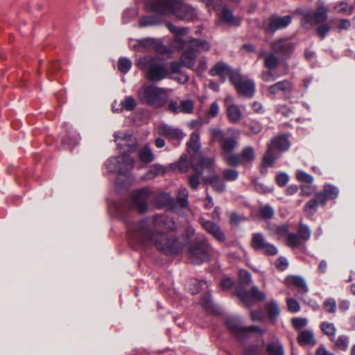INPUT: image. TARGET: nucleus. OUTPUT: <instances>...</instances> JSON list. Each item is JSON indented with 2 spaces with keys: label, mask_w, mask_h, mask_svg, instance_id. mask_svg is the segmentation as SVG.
Here are the masks:
<instances>
[{
  "label": "nucleus",
  "mask_w": 355,
  "mask_h": 355,
  "mask_svg": "<svg viewBox=\"0 0 355 355\" xmlns=\"http://www.w3.org/2000/svg\"><path fill=\"white\" fill-rule=\"evenodd\" d=\"M115 142L121 155L110 157L105 163L107 173L117 174L116 185L120 188L128 187L133 180L130 174L135 160L129 153L136 150L137 141L130 132H117L114 134Z\"/></svg>",
  "instance_id": "f257e3e1"
},
{
  "label": "nucleus",
  "mask_w": 355,
  "mask_h": 355,
  "mask_svg": "<svg viewBox=\"0 0 355 355\" xmlns=\"http://www.w3.org/2000/svg\"><path fill=\"white\" fill-rule=\"evenodd\" d=\"M166 27L175 35L172 46L180 49H184L181 55V63L189 69H193L196 62V53L208 51L210 49L209 44L205 40L194 38L184 40L182 37L189 33L188 28L178 27L170 22L166 24Z\"/></svg>",
  "instance_id": "f03ea898"
},
{
  "label": "nucleus",
  "mask_w": 355,
  "mask_h": 355,
  "mask_svg": "<svg viewBox=\"0 0 355 355\" xmlns=\"http://www.w3.org/2000/svg\"><path fill=\"white\" fill-rule=\"evenodd\" d=\"M149 8L162 15H173L181 20L191 21L197 17L196 10L181 0H150Z\"/></svg>",
  "instance_id": "7ed1b4c3"
},
{
  "label": "nucleus",
  "mask_w": 355,
  "mask_h": 355,
  "mask_svg": "<svg viewBox=\"0 0 355 355\" xmlns=\"http://www.w3.org/2000/svg\"><path fill=\"white\" fill-rule=\"evenodd\" d=\"M187 146L188 153L190 154V163L195 171L201 174L202 168L205 167L208 169L212 168L214 164V159L201 155L199 132H194L190 135Z\"/></svg>",
  "instance_id": "20e7f679"
},
{
  "label": "nucleus",
  "mask_w": 355,
  "mask_h": 355,
  "mask_svg": "<svg viewBox=\"0 0 355 355\" xmlns=\"http://www.w3.org/2000/svg\"><path fill=\"white\" fill-rule=\"evenodd\" d=\"M136 65L145 72L146 78L152 82L160 81L169 74L164 64L159 59L151 56L139 58Z\"/></svg>",
  "instance_id": "39448f33"
},
{
  "label": "nucleus",
  "mask_w": 355,
  "mask_h": 355,
  "mask_svg": "<svg viewBox=\"0 0 355 355\" xmlns=\"http://www.w3.org/2000/svg\"><path fill=\"white\" fill-rule=\"evenodd\" d=\"M138 97L143 104L161 107L168 100L166 89L151 85H144L138 91Z\"/></svg>",
  "instance_id": "423d86ee"
},
{
  "label": "nucleus",
  "mask_w": 355,
  "mask_h": 355,
  "mask_svg": "<svg viewBox=\"0 0 355 355\" xmlns=\"http://www.w3.org/2000/svg\"><path fill=\"white\" fill-rule=\"evenodd\" d=\"M148 225L149 222L148 220H143L138 225L141 229V235L144 236L145 239H148L150 241L155 242L154 244H170L169 243H164L161 240L154 239L153 233L148 231ZM181 239L182 241H175L171 244H202V241L198 240V237L196 234L194 229L191 227L187 228Z\"/></svg>",
  "instance_id": "0eeeda50"
},
{
  "label": "nucleus",
  "mask_w": 355,
  "mask_h": 355,
  "mask_svg": "<svg viewBox=\"0 0 355 355\" xmlns=\"http://www.w3.org/2000/svg\"><path fill=\"white\" fill-rule=\"evenodd\" d=\"M151 191L147 188H142L135 191L132 195L128 205L130 209H135L142 214L148 209V200L151 196Z\"/></svg>",
  "instance_id": "6e6552de"
},
{
  "label": "nucleus",
  "mask_w": 355,
  "mask_h": 355,
  "mask_svg": "<svg viewBox=\"0 0 355 355\" xmlns=\"http://www.w3.org/2000/svg\"><path fill=\"white\" fill-rule=\"evenodd\" d=\"M227 328L234 333L239 339L241 336L247 335L251 332H261V330L255 325L243 327L239 318L236 317H230L226 320Z\"/></svg>",
  "instance_id": "1a4fd4ad"
},
{
  "label": "nucleus",
  "mask_w": 355,
  "mask_h": 355,
  "mask_svg": "<svg viewBox=\"0 0 355 355\" xmlns=\"http://www.w3.org/2000/svg\"><path fill=\"white\" fill-rule=\"evenodd\" d=\"M191 261L194 264H201L209 258L207 245H185Z\"/></svg>",
  "instance_id": "9d476101"
},
{
  "label": "nucleus",
  "mask_w": 355,
  "mask_h": 355,
  "mask_svg": "<svg viewBox=\"0 0 355 355\" xmlns=\"http://www.w3.org/2000/svg\"><path fill=\"white\" fill-rule=\"evenodd\" d=\"M270 48L276 54L284 58H288L293 54L295 49V44L284 39L275 40L271 42Z\"/></svg>",
  "instance_id": "9b49d317"
},
{
  "label": "nucleus",
  "mask_w": 355,
  "mask_h": 355,
  "mask_svg": "<svg viewBox=\"0 0 355 355\" xmlns=\"http://www.w3.org/2000/svg\"><path fill=\"white\" fill-rule=\"evenodd\" d=\"M157 133L159 135L165 137L168 139L182 140L186 136L185 133L178 128L163 123L156 128Z\"/></svg>",
  "instance_id": "f8f14e48"
},
{
  "label": "nucleus",
  "mask_w": 355,
  "mask_h": 355,
  "mask_svg": "<svg viewBox=\"0 0 355 355\" xmlns=\"http://www.w3.org/2000/svg\"><path fill=\"white\" fill-rule=\"evenodd\" d=\"M327 19V11L323 5L318 6L314 12L308 11L304 14L303 23L309 24L310 25L322 23Z\"/></svg>",
  "instance_id": "ddd939ff"
},
{
  "label": "nucleus",
  "mask_w": 355,
  "mask_h": 355,
  "mask_svg": "<svg viewBox=\"0 0 355 355\" xmlns=\"http://www.w3.org/2000/svg\"><path fill=\"white\" fill-rule=\"evenodd\" d=\"M150 222L155 231H159V230L162 231H170L176 229V224L175 221L165 214L155 216Z\"/></svg>",
  "instance_id": "4468645a"
},
{
  "label": "nucleus",
  "mask_w": 355,
  "mask_h": 355,
  "mask_svg": "<svg viewBox=\"0 0 355 355\" xmlns=\"http://www.w3.org/2000/svg\"><path fill=\"white\" fill-rule=\"evenodd\" d=\"M292 21V17L290 15L280 17L278 15H272L269 19V24L266 28L268 33H274L278 30L286 28Z\"/></svg>",
  "instance_id": "2eb2a0df"
},
{
  "label": "nucleus",
  "mask_w": 355,
  "mask_h": 355,
  "mask_svg": "<svg viewBox=\"0 0 355 355\" xmlns=\"http://www.w3.org/2000/svg\"><path fill=\"white\" fill-rule=\"evenodd\" d=\"M237 295L240 299L247 305L250 306L254 299L263 300L265 295L261 292L257 286H252L250 291H238Z\"/></svg>",
  "instance_id": "dca6fc26"
},
{
  "label": "nucleus",
  "mask_w": 355,
  "mask_h": 355,
  "mask_svg": "<svg viewBox=\"0 0 355 355\" xmlns=\"http://www.w3.org/2000/svg\"><path fill=\"white\" fill-rule=\"evenodd\" d=\"M135 49H153L157 52H162L164 49L161 40L154 38H145L137 41V44L133 46Z\"/></svg>",
  "instance_id": "f3484780"
},
{
  "label": "nucleus",
  "mask_w": 355,
  "mask_h": 355,
  "mask_svg": "<svg viewBox=\"0 0 355 355\" xmlns=\"http://www.w3.org/2000/svg\"><path fill=\"white\" fill-rule=\"evenodd\" d=\"M168 110L174 114H190L193 110V103L189 99L182 100L180 103L172 101L169 103Z\"/></svg>",
  "instance_id": "a211bd4d"
},
{
  "label": "nucleus",
  "mask_w": 355,
  "mask_h": 355,
  "mask_svg": "<svg viewBox=\"0 0 355 355\" xmlns=\"http://www.w3.org/2000/svg\"><path fill=\"white\" fill-rule=\"evenodd\" d=\"M259 58L264 60V66L268 69L276 68L279 63V58L274 51L260 50L258 53Z\"/></svg>",
  "instance_id": "6ab92c4d"
},
{
  "label": "nucleus",
  "mask_w": 355,
  "mask_h": 355,
  "mask_svg": "<svg viewBox=\"0 0 355 355\" xmlns=\"http://www.w3.org/2000/svg\"><path fill=\"white\" fill-rule=\"evenodd\" d=\"M285 284L288 286H295L298 288V293L300 295L306 294L309 292V288L304 278L300 276H289L285 279Z\"/></svg>",
  "instance_id": "aec40b11"
},
{
  "label": "nucleus",
  "mask_w": 355,
  "mask_h": 355,
  "mask_svg": "<svg viewBox=\"0 0 355 355\" xmlns=\"http://www.w3.org/2000/svg\"><path fill=\"white\" fill-rule=\"evenodd\" d=\"M293 90V84L288 80L279 81L268 87V92L275 95L279 92L288 94Z\"/></svg>",
  "instance_id": "412c9836"
},
{
  "label": "nucleus",
  "mask_w": 355,
  "mask_h": 355,
  "mask_svg": "<svg viewBox=\"0 0 355 355\" xmlns=\"http://www.w3.org/2000/svg\"><path fill=\"white\" fill-rule=\"evenodd\" d=\"M201 225L202 227L211 233L218 242H223L225 240V235L220 230V227L211 220H205L201 219Z\"/></svg>",
  "instance_id": "4be33fe9"
},
{
  "label": "nucleus",
  "mask_w": 355,
  "mask_h": 355,
  "mask_svg": "<svg viewBox=\"0 0 355 355\" xmlns=\"http://www.w3.org/2000/svg\"><path fill=\"white\" fill-rule=\"evenodd\" d=\"M278 157L279 155L277 152L275 151L274 149H272L271 147L268 146L267 151L263 157L261 172L262 173H266V168L272 166Z\"/></svg>",
  "instance_id": "5701e85b"
},
{
  "label": "nucleus",
  "mask_w": 355,
  "mask_h": 355,
  "mask_svg": "<svg viewBox=\"0 0 355 355\" xmlns=\"http://www.w3.org/2000/svg\"><path fill=\"white\" fill-rule=\"evenodd\" d=\"M236 90L239 95L250 98L254 94L255 84L252 80L245 79L236 87Z\"/></svg>",
  "instance_id": "b1692460"
},
{
  "label": "nucleus",
  "mask_w": 355,
  "mask_h": 355,
  "mask_svg": "<svg viewBox=\"0 0 355 355\" xmlns=\"http://www.w3.org/2000/svg\"><path fill=\"white\" fill-rule=\"evenodd\" d=\"M235 136L230 137H225L224 140L220 144V148L222 150L221 155L226 153H232L238 144L237 138L239 135V132L236 130L235 132Z\"/></svg>",
  "instance_id": "393cba45"
},
{
  "label": "nucleus",
  "mask_w": 355,
  "mask_h": 355,
  "mask_svg": "<svg viewBox=\"0 0 355 355\" xmlns=\"http://www.w3.org/2000/svg\"><path fill=\"white\" fill-rule=\"evenodd\" d=\"M268 146L271 147L275 151L277 150L285 151L289 148V141L286 137L279 136L273 138Z\"/></svg>",
  "instance_id": "a878e982"
},
{
  "label": "nucleus",
  "mask_w": 355,
  "mask_h": 355,
  "mask_svg": "<svg viewBox=\"0 0 355 355\" xmlns=\"http://www.w3.org/2000/svg\"><path fill=\"white\" fill-rule=\"evenodd\" d=\"M266 350L269 355H284L283 346L276 337L266 345Z\"/></svg>",
  "instance_id": "bb28decb"
},
{
  "label": "nucleus",
  "mask_w": 355,
  "mask_h": 355,
  "mask_svg": "<svg viewBox=\"0 0 355 355\" xmlns=\"http://www.w3.org/2000/svg\"><path fill=\"white\" fill-rule=\"evenodd\" d=\"M231 71V68L223 62H220L216 63L210 70L209 75L211 76H219L221 78H224V77L228 75L229 72Z\"/></svg>",
  "instance_id": "cd10ccee"
},
{
  "label": "nucleus",
  "mask_w": 355,
  "mask_h": 355,
  "mask_svg": "<svg viewBox=\"0 0 355 355\" xmlns=\"http://www.w3.org/2000/svg\"><path fill=\"white\" fill-rule=\"evenodd\" d=\"M157 250L166 255H178L187 250L185 245H157Z\"/></svg>",
  "instance_id": "c85d7f7f"
},
{
  "label": "nucleus",
  "mask_w": 355,
  "mask_h": 355,
  "mask_svg": "<svg viewBox=\"0 0 355 355\" xmlns=\"http://www.w3.org/2000/svg\"><path fill=\"white\" fill-rule=\"evenodd\" d=\"M240 155L243 164H252L255 159L254 149L251 146H245L242 149Z\"/></svg>",
  "instance_id": "c756f323"
},
{
  "label": "nucleus",
  "mask_w": 355,
  "mask_h": 355,
  "mask_svg": "<svg viewBox=\"0 0 355 355\" xmlns=\"http://www.w3.org/2000/svg\"><path fill=\"white\" fill-rule=\"evenodd\" d=\"M140 161L144 164H149L153 161L155 156L148 145H145L138 150Z\"/></svg>",
  "instance_id": "7c9ffc66"
},
{
  "label": "nucleus",
  "mask_w": 355,
  "mask_h": 355,
  "mask_svg": "<svg viewBox=\"0 0 355 355\" xmlns=\"http://www.w3.org/2000/svg\"><path fill=\"white\" fill-rule=\"evenodd\" d=\"M297 340L302 345H314L315 343L313 332L309 330L301 331L298 336Z\"/></svg>",
  "instance_id": "2f4dec72"
},
{
  "label": "nucleus",
  "mask_w": 355,
  "mask_h": 355,
  "mask_svg": "<svg viewBox=\"0 0 355 355\" xmlns=\"http://www.w3.org/2000/svg\"><path fill=\"white\" fill-rule=\"evenodd\" d=\"M208 181L214 191L222 193L225 190V184L220 176L214 175L209 178Z\"/></svg>",
  "instance_id": "473e14b6"
},
{
  "label": "nucleus",
  "mask_w": 355,
  "mask_h": 355,
  "mask_svg": "<svg viewBox=\"0 0 355 355\" xmlns=\"http://www.w3.org/2000/svg\"><path fill=\"white\" fill-rule=\"evenodd\" d=\"M226 110L227 117L232 123H235L241 119L242 112L238 105H230L227 108H226Z\"/></svg>",
  "instance_id": "72a5a7b5"
},
{
  "label": "nucleus",
  "mask_w": 355,
  "mask_h": 355,
  "mask_svg": "<svg viewBox=\"0 0 355 355\" xmlns=\"http://www.w3.org/2000/svg\"><path fill=\"white\" fill-rule=\"evenodd\" d=\"M165 173V168L162 165L160 164H154L151 166L150 169L145 174L143 177V179L151 180L155 178V177L161 175H164Z\"/></svg>",
  "instance_id": "f704fd0d"
},
{
  "label": "nucleus",
  "mask_w": 355,
  "mask_h": 355,
  "mask_svg": "<svg viewBox=\"0 0 355 355\" xmlns=\"http://www.w3.org/2000/svg\"><path fill=\"white\" fill-rule=\"evenodd\" d=\"M209 133L211 143L219 142L221 144L225 137L224 131L219 128H211L209 130Z\"/></svg>",
  "instance_id": "c9c22d12"
},
{
  "label": "nucleus",
  "mask_w": 355,
  "mask_h": 355,
  "mask_svg": "<svg viewBox=\"0 0 355 355\" xmlns=\"http://www.w3.org/2000/svg\"><path fill=\"white\" fill-rule=\"evenodd\" d=\"M189 192L185 187H180L178 189L175 201L180 207H186L188 205Z\"/></svg>",
  "instance_id": "e433bc0d"
},
{
  "label": "nucleus",
  "mask_w": 355,
  "mask_h": 355,
  "mask_svg": "<svg viewBox=\"0 0 355 355\" xmlns=\"http://www.w3.org/2000/svg\"><path fill=\"white\" fill-rule=\"evenodd\" d=\"M222 156L227 164L230 166H237L242 164L240 154L226 153H223Z\"/></svg>",
  "instance_id": "4c0bfd02"
},
{
  "label": "nucleus",
  "mask_w": 355,
  "mask_h": 355,
  "mask_svg": "<svg viewBox=\"0 0 355 355\" xmlns=\"http://www.w3.org/2000/svg\"><path fill=\"white\" fill-rule=\"evenodd\" d=\"M334 343V348L338 350L345 351L349 346V338L347 336L341 335L338 338L331 340Z\"/></svg>",
  "instance_id": "58836bf2"
},
{
  "label": "nucleus",
  "mask_w": 355,
  "mask_h": 355,
  "mask_svg": "<svg viewBox=\"0 0 355 355\" xmlns=\"http://www.w3.org/2000/svg\"><path fill=\"white\" fill-rule=\"evenodd\" d=\"M254 250L258 253L268 256H274L277 254L278 250L275 245H253Z\"/></svg>",
  "instance_id": "ea45409f"
},
{
  "label": "nucleus",
  "mask_w": 355,
  "mask_h": 355,
  "mask_svg": "<svg viewBox=\"0 0 355 355\" xmlns=\"http://www.w3.org/2000/svg\"><path fill=\"white\" fill-rule=\"evenodd\" d=\"M320 328L322 332L329 336L331 340H334L336 331V328L333 323L323 322L320 325Z\"/></svg>",
  "instance_id": "a19ab883"
},
{
  "label": "nucleus",
  "mask_w": 355,
  "mask_h": 355,
  "mask_svg": "<svg viewBox=\"0 0 355 355\" xmlns=\"http://www.w3.org/2000/svg\"><path fill=\"white\" fill-rule=\"evenodd\" d=\"M171 168L173 170H178L181 173H185L189 169V164L187 161V155H182L180 157L178 162L171 164Z\"/></svg>",
  "instance_id": "79ce46f5"
},
{
  "label": "nucleus",
  "mask_w": 355,
  "mask_h": 355,
  "mask_svg": "<svg viewBox=\"0 0 355 355\" xmlns=\"http://www.w3.org/2000/svg\"><path fill=\"white\" fill-rule=\"evenodd\" d=\"M334 9L338 13L350 15L353 12L354 7L353 6L348 4L347 2L341 1L335 6Z\"/></svg>",
  "instance_id": "37998d69"
},
{
  "label": "nucleus",
  "mask_w": 355,
  "mask_h": 355,
  "mask_svg": "<svg viewBox=\"0 0 355 355\" xmlns=\"http://www.w3.org/2000/svg\"><path fill=\"white\" fill-rule=\"evenodd\" d=\"M222 19L230 25H238V21L234 18L232 12L227 8H224L221 14Z\"/></svg>",
  "instance_id": "c03bdc74"
},
{
  "label": "nucleus",
  "mask_w": 355,
  "mask_h": 355,
  "mask_svg": "<svg viewBox=\"0 0 355 355\" xmlns=\"http://www.w3.org/2000/svg\"><path fill=\"white\" fill-rule=\"evenodd\" d=\"M323 193L329 199L334 200L337 198L339 190L336 187L330 184H327L324 186Z\"/></svg>",
  "instance_id": "a18cd8bd"
},
{
  "label": "nucleus",
  "mask_w": 355,
  "mask_h": 355,
  "mask_svg": "<svg viewBox=\"0 0 355 355\" xmlns=\"http://www.w3.org/2000/svg\"><path fill=\"white\" fill-rule=\"evenodd\" d=\"M127 228V237L130 241L135 240V225L129 218H123Z\"/></svg>",
  "instance_id": "49530a36"
},
{
  "label": "nucleus",
  "mask_w": 355,
  "mask_h": 355,
  "mask_svg": "<svg viewBox=\"0 0 355 355\" xmlns=\"http://www.w3.org/2000/svg\"><path fill=\"white\" fill-rule=\"evenodd\" d=\"M297 234L300 239L304 241H307L311 236V230L307 225L300 224Z\"/></svg>",
  "instance_id": "de8ad7c7"
},
{
  "label": "nucleus",
  "mask_w": 355,
  "mask_h": 355,
  "mask_svg": "<svg viewBox=\"0 0 355 355\" xmlns=\"http://www.w3.org/2000/svg\"><path fill=\"white\" fill-rule=\"evenodd\" d=\"M228 75L230 76L231 83L235 88L244 80L238 71L233 70L232 69Z\"/></svg>",
  "instance_id": "09e8293b"
},
{
  "label": "nucleus",
  "mask_w": 355,
  "mask_h": 355,
  "mask_svg": "<svg viewBox=\"0 0 355 355\" xmlns=\"http://www.w3.org/2000/svg\"><path fill=\"white\" fill-rule=\"evenodd\" d=\"M259 214L263 219L267 220L273 217L275 211L270 205H266L260 207Z\"/></svg>",
  "instance_id": "8fccbe9b"
},
{
  "label": "nucleus",
  "mask_w": 355,
  "mask_h": 355,
  "mask_svg": "<svg viewBox=\"0 0 355 355\" xmlns=\"http://www.w3.org/2000/svg\"><path fill=\"white\" fill-rule=\"evenodd\" d=\"M132 67V62L130 59L126 58H122L119 60L118 62V69L119 70L125 73L130 69Z\"/></svg>",
  "instance_id": "3c124183"
},
{
  "label": "nucleus",
  "mask_w": 355,
  "mask_h": 355,
  "mask_svg": "<svg viewBox=\"0 0 355 355\" xmlns=\"http://www.w3.org/2000/svg\"><path fill=\"white\" fill-rule=\"evenodd\" d=\"M159 23L160 21L159 20L158 17L152 15L143 17L139 22V25L140 26L145 27L148 26L156 25Z\"/></svg>",
  "instance_id": "603ef678"
},
{
  "label": "nucleus",
  "mask_w": 355,
  "mask_h": 355,
  "mask_svg": "<svg viewBox=\"0 0 355 355\" xmlns=\"http://www.w3.org/2000/svg\"><path fill=\"white\" fill-rule=\"evenodd\" d=\"M121 105L125 110L132 111L135 108L137 103L132 96H127L124 101H121Z\"/></svg>",
  "instance_id": "864d4df0"
},
{
  "label": "nucleus",
  "mask_w": 355,
  "mask_h": 355,
  "mask_svg": "<svg viewBox=\"0 0 355 355\" xmlns=\"http://www.w3.org/2000/svg\"><path fill=\"white\" fill-rule=\"evenodd\" d=\"M205 168H202V171H203V170L205 169ZM207 169H208L207 168H206ZM197 174H195V175H191L189 177V180H188V182H189V184L190 186V187L193 189H197L199 184H200V177L202 175L203 172L200 174L198 172L196 171Z\"/></svg>",
  "instance_id": "5fc2aeb1"
},
{
  "label": "nucleus",
  "mask_w": 355,
  "mask_h": 355,
  "mask_svg": "<svg viewBox=\"0 0 355 355\" xmlns=\"http://www.w3.org/2000/svg\"><path fill=\"white\" fill-rule=\"evenodd\" d=\"M296 178L300 182H303L308 184H311L313 181V178L312 175L302 170L297 171Z\"/></svg>",
  "instance_id": "6e6d98bb"
},
{
  "label": "nucleus",
  "mask_w": 355,
  "mask_h": 355,
  "mask_svg": "<svg viewBox=\"0 0 355 355\" xmlns=\"http://www.w3.org/2000/svg\"><path fill=\"white\" fill-rule=\"evenodd\" d=\"M266 310L270 318H275L279 313V307L274 301H272L267 304Z\"/></svg>",
  "instance_id": "4d7b16f0"
},
{
  "label": "nucleus",
  "mask_w": 355,
  "mask_h": 355,
  "mask_svg": "<svg viewBox=\"0 0 355 355\" xmlns=\"http://www.w3.org/2000/svg\"><path fill=\"white\" fill-rule=\"evenodd\" d=\"M223 175L227 181H234L239 177V172L235 169L227 168L223 171Z\"/></svg>",
  "instance_id": "13d9d810"
},
{
  "label": "nucleus",
  "mask_w": 355,
  "mask_h": 355,
  "mask_svg": "<svg viewBox=\"0 0 355 355\" xmlns=\"http://www.w3.org/2000/svg\"><path fill=\"white\" fill-rule=\"evenodd\" d=\"M157 200L160 201L162 200V202L159 203V206H165L166 205H168L170 206H173L174 200L173 198L168 193H163L160 194L157 197Z\"/></svg>",
  "instance_id": "bf43d9fd"
},
{
  "label": "nucleus",
  "mask_w": 355,
  "mask_h": 355,
  "mask_svg": "<svg viewBox=\"0 0 355 355\" xmlns=\"http://www.w3.org/2000/svg\"><path fill=\"white\" fill-rule=\"evenodd\" d=\"M271 226L272 230L280 236H286L288 233L289 227L287 224H282L281 225H272Z\"/></svg>",
  "instance_id": "052dcab7"
},
{
  "label": "nucleus",
  "mask_w": 355,
  "mask_h": 355,
  "mask_svg": "<svg viewBox=\"0 0 355 355\" xmlns=\"http://www.w3.org/2000/svg\"><path fill=\"white\" fill-rule=\"evenodd\" d=\"M318 200L316 199H312L307 202L305 205V210L310 215H313L317 210Z\"/></svg>",
  "instance_id": "680f3d73"
},
{
  "label": "nucleus",
  "mask_w": 355,
  "mask_h": 355,
  "mask_svg": "<svg viewBox=\"0 0 355 355\" xmlns=\"http://www.w3.org/2000/svg\"><path fill=\"white\" fill-rule=\"evenodd\" d=\"M324 307L329 313H335L336 311V302L333 298H328L324 302Z\"/></svg>",
  "instance_id": "e2e57ef3"
},
{
  "label": "nucleus",
  "mask_w": 355,
  "mask_h": 355,
  "mask_svg": "<svg viewBox=\"0 0 355 355\" xmlns=\"http://www.w3.org/2000/svg\"><path fill=\"white\" fill-rule=\"evenodd\" d=\"M200 304L206 311H210L212 308V301L211 295L208 293L205 294L201 300Z\"/></svg>",
  "instance_id": "0e129e2a"
},
{
  "label": "nucleus",
  "mask_w": 355,
  "mask_h": 355,
  "mask_svg": "<svg viewBox=\"0 0 355 355\" xmlns=\"http://www.w3.org/2000/svg\"><path fill=\"white\" fill-rule=\"evenodd\" d=\"M171 78L181 84H184L189 80V77L187 73L181 71L178 73L171 76Z\"/></svg>",
  "instance_id": "69168bd1"
},
{
  "label": "nucleus",
  "mask_w": 355,
  "mask_h": 355,
  "mask_svg": "<svg viewBox=\"0 0 355 355\" xmlns=\"http://www.w3.org/2000/svg\"><path fill=\"white\" fill-rule=\"evenodd\" d=\"M287 306L290 311L296 313L300 311V304L297 300L293 298L287 300Z\"/></svg>",
  "instance_id": "338daca9"
},
{
  "label": "nucleus",
  "mask_w": 355,
  "mask_h": 355,
  "mask_svg": "<svg viewBox=\"0 0 355 355\" xmlns=\"http://www.w3.org/2000/svg\"><path fill=\"white\" fill-rule=\"evenodd\" d=\"M292 324L295 329H300L306 326L307 320L306 318H296L293 319Z\"/></svg>",
  "instance_id": "774afa93"
}]
</instances>
